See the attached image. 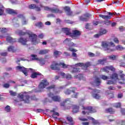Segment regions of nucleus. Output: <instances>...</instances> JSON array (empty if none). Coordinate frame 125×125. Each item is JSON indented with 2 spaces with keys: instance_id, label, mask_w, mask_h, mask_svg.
<instances>
[{
  "instance_id": "f257e3e1",
  "label": "nucleus",
  "mask_w": 125,
  "mask_h": 125,
  "mask_svg": "<svg viewBox=\"0 0 125 125\" xmlns=\"http://www.w3.org/2000/svg\"><path fill=\"white\" fill-rule=\"evenodd\" d=\"M26 33L28 38H27L26 39L21 38L19 39V42H21V44L26 45L28 42H31L33 44H38V43L40 42V40L37 39V35L30 31H27Z\"/></svg>"
},
{
  "instance_id": "f03ea898",
  "label": "nucleus",
  "mask_w": 125,
  "mask_h": 125,
  "mask_svg": "<svg viewBox=\"0 0 125 125\" xmlns=\"http://www.w3.org/2000/svg\"><path fill=\"white\" fill-rule=\"evenodd\" d=\"M59 66H62V68H72L73 71L72 73H78V72H80V68H77V67H83V70H86L87 68L90 66V62H88L85 63V64L83 63H78L76 64L75 65H66V64L62 62H59L58 64Z\"/></svg>"
},
{
  "instance_id": "7ed1b4c3",
  "label": "nucleus",
  "mask_w": 125,
  "mask_h": 125,
  "mask_svg": "<svg viewBox=\"0 0 125 125\" xmlns=\"http://www.w3.org/2000/svg\"><path fill=\"white\" fill-rule=\"evenodd\" d=\"M102 45L104 50H106L107 52L115 51V50H124L125 49V48L121 45L115 46V43L113 42H104L102 43Z\"/></svg>"
},
{
  "instance_id": "20e7f679",
  "label": "nucleus",
  "mask_w": 125,
  "mask_h": 125,
  "mask_svg": "<svg viewBox=\"0 0 125 125\" xmlns=\"http://www.w3.org/2000/svg\"><path fill=\"white\" fill-rule=\"evenodd\" d=\"M72 40L71 39L66 38L63 42V43L66 45L67 50H69V51H71L72 52H77L78 50L74 49L72 47H77L78 45L76 43H74V42H71Z\"/></svg>"
},
{
  "instance_id": "39448f33",
  "label": "nucleus",
  "mask_w": 125,
  "mask_h": 125,
  "mask_svg": "<svg viewBox=\"0 0 125 125\" xmlns=\"http://www.w3.org/2000/svg\"><path fill=\"white\" fill-rule=\"evenodd\" d=\"M100 78H98V77H96L95 79V83L96 85H99L100 84L101 81H100V79L102 80H104V81H108V80H110V79L118 80V74L117 73L112 74V76L110 77L109 76H106L105 75H101Z\"/></svg>"
},
{
  "instance_id": "423d86ee",
  "label": "nucleus",
  "mask_w": 125,
  "mask_h": 125,
  "mask_svg": "<svg viewBox=\"0 0 125 125\" xmlns=\"http://www.w3.org/2000/svg\"><path fill=\"white\" fill-rule=\"evenodd\" d=\"M63 31L65 35L70 36L72 39H78V37L81 35V32L77 30H73L72 33L71 32V30L69 28H64Z\"/></svg>"
},
{
  "instance_id": "0eeeda50",
  "label": "nucleus",
  "mask_w": 125,
  "mask_h": 125,
  "mask_svg": "<svg viewBox=\"0 0 125 125\" xmlns=\"http://www.w3.org/2000/svg\"><path fill=\"white\" fill-rule=\"evenodd\" d=\"M83 109L82 114L83 115H89L90 113H95L96 109L94 107L91 106L84 107L83 105H82Z\"/></svg>"
},
{
  "instance_id": "6e6552de",
  "label": "nucleus",
  "mask_w": 125,
  "mask_h": 125,
  "mask_svg": "<svg viewBox=\"0 0 125 125\" xmlns=\"http://www.w3.org/2000/svg\"><path fill=\"white\" fill-rule=\"evenodd\" d=\"M18 98L20 99L21 101H24L25 103H29L30 101L32 99L35 100V99L31 98L28 95L20 93L19 94Z\"/></svg>"
},
{
  "instance_id": "1a4fd4ad",
  "label": "nucleus",
  "mask_w": 125,
  "mask_h": 125,
  "mask_svg": "<svg viewBox=\"0 0 125 125\" xmlns=\"http://www.w3.org/2000/svg\"><path fill=\"white\" fill-rule=\"evenodd\" d=\"M31 60H33L34 61H39L40 65L41 66H43V65H44L45 64V61L44 60V59L42 58H40L39 59L38 58V56L36 55L32 54L31 55Z\"/></svg>"
},
{
  "instance_id": "9d476101",
  "label": "nucleus",
  "mask_w": 125,
  "mask_h": 125,
  "mask_svg": "<svg viewBox=\"0 0 125 125\" xmlns=\"http://www.w3.org/2000/svg\"><path fill=\"white\" fill-rule=\"evenodd\" d=\"M49 84V83L46 79L42 80L39 85V88L40 89V91H42V89H43V88L46 87Z\"/></svg>"
},
{
  "instance_id": "9b49d317",
  "label": "nucleus",
  "mask_w": 125,
  "mask_h": 125,
  "mask_svg": "<svg viewBox=\"0 0 125 125\" xmlns=\"http://www.w3.org/2000/svg\"><path fill=\"white\" fill-rule=\"evenodd\" d=\"M16 69L18 71H20V72H22L24 73V75H25L26 77L28 76V72H29V70H31V71H33V69L32 68L27 69L21 66H17Z\"/></svg>"
},
{
  "instance_id": "f8f14e48",
  "label": "nucleus",
  "mask_w": 125,
  "mask_h": 125,
  "mask_svg": "<svg viewBox=\"0 0 125 125\" xmlns=\"http://www.w3.org/2000/svg\"><path fill=\"white\" fill-rule=\"evenodd\" d=\"M79 120L80 121H82V122H85L86 121H88V120H91V121H93V124L94 125H99V121L94 120L93 118L91 117H88L87 118H83L82 117H80Z\"/></svg>"
},
{
  "instance_id": "ddd939ff",
  "label": "nucleus",
  "mask_w": 125,
  "mask_h": 125,
  "mask_svg": "<svg viewBox=\"0 0 125 125\" xmlns=\"http://www.w3.org/2000/svg\"><path fill=\"white\" fill-rule=\"evenodd\" d=\"M100 92V90H97L96 89H95L93 90V91L92 92V96L93 97V98H95V99H100V98L101 97L99 93Z\"/></svg>"
},
{
  "instance_id": "4468645a",
  "label": "nucleus",
  "mask_w": 125,
  "mask_h": 125,
  "mask_svg": "<svg viewBox=\"0 0 125 125\" xmlns=\"http://www.w3.org/2000/svg\"><path fill=\"white\" fill-rule=\"evenodd\" d=\"M49 97H51L53 101L59 102L61 100V98L59 96H54L53 94L50 93L48 94Z\"/></svg>"
},
{
  "instance_id": "2eb2a0df",
  "label": "nucleus",
  "mask_w": 125,
  "mask_h": 125,
  "mask_svg": "<svg viewBox=\"0 0 125 125\" xmlns=\"http://www.w3.org/2000/svg\"><path fill=\"white\" fill-rule=\"evenodd\" d=\"M44 9L45 10H50L51 12H53V13H62V11H59L58 9H52L48 7H44Z\"/></svg>"
},
{
  "instance_id": "dca6fc26",
  "label": "nucleus",
  "mask_w": 125,
  "mask_h": 125,
  "mask_svg": "<svg viewBox=\"0 0 125 125\" xmlns=\"http://www.w3.org/2000/svg\"><path fill=\"white\" fill-rule=\"evenodd\" d=\"M102 71H104V72H106L108 73V71H113V72L115 71V68L113 67V66H106L104 68L101 69Z\"/></svg>"
},
{
  "instance_id": "f3484780",
  "label": "nucleus",
  "mask_w": 125,
  "mask_h": 125,
  "mask_svg": "<svg viewBox=\"0 0 125 125\" xmlns=\"http://www.w3.org/2000/svg\"><path fill=\"white\" fill-rule=\"evenodd\" d=\"M18 17V18H21L22 25H26L27 24L28 21L26 20L25 17H23V15H19Z\"/></svg>"
},
{
  "instance_id": "a211bd4d",
  "label": "nucleus",
  "mask_w": 125,
  "mask_h": 125,
  "mask_svg": "<svg viewBox=\"0 0 125 125\" xmlns=\"http://www.w3.org/2000/svg\"><path fill=\"white\" fill-rule=\"evenodd\" d=\"M107 33V30L106 29H103L100 31V32L94 35L95 38H99L101 36H103Z\"/></svg>"
},
{
  "instance_id": "6ab92c4d",
  "label": "nucleus",
  "mask_w": 125,
  "mask_h": 125,
  "mask_svg": "<svg viewBox=\"0 0 125 125\" xmlns=\"http://www.w3.org/2000/svg\"><path fill=\"white\" fill-rule=\"evenodd\" d=\"M77 89L76 88H70V89H67L64 91L65 94L69 95L71 93V92H75V90Z\"/></svg>"
},
{
  "instance_id": "aec40b11",
  "label": "nucleus",
  "mask_w": 125,
  "mask_h": 125,
  "mask_svg": "<svg viewBox=\"0 0 125 125\" xmlns=\"http://www.w3.org/2000/svg\"><path fill=\"white\" fill-rule=\"evenodd\" d=\"M119 75L120 76V78H121V82H119V83H125V79H124L125 75L123 74V71H119Z\"/></svg>"
},
{
  "instance_id": "412c9836",
  "label": "nucleus",
  "mask_w": 125,
  "mask_h": 125,
  "mask_svg": "<svg viewBox=\"0 0 125 125\" xmlns=\"http://www.w3.org/2000/svg\"><path fill=\"white\" fill-rule=\"evenodd\" d=\"M59 63V62L53 63L51 65V69L52 70H60L59 67H58V66H59L58 65Z\"/></svg>"
},
{
  "instance_id": "4be33fe9",
  "label": "nucleus",
  "mask_w": 125,
  "mask_h": 125,
  "mask_svg": "<svg viewBox=\"0 0 125 125\" xmlns=\"http://www.w3.org/2000/svg\"><path fill=\"white\" fill-rule=\"evenodd\" d=\"M90 17V15H89V14H87L83 17H81L80 18V19L82 21H87Z\"/></svg>"
},
{
  "instance_id": "5701e85b",
  "label": "nucleus",
  "mask_w": 125,
  "mask_h": 125,
  "mask_svg": "<svg viewBox=\"0 0 125 125\" xmlns=\"http://www.w3.org/2000/svg\"><path fill=\"white\" fill-rule=\"evenodd\" d=\"M51 113H52V117L54 118V119H57V117L59 116V113L58 112H55V109H53L50 111Z\"/></svg>"
},
{
  "instance_id": "b1692460",
  "label": "nucleus",
  "mask_w": 125,
  "mask_h": 125,
  "mask_svg": "<svg viewBox=\"0 0 125 125\" xmlns=\"http://www.w3.org/2000/svg\"><path fill=\"white\" fill-rule=\"evenodd\" d=\"M105 95L108 96L109 98H114V94L110 90H108L105 92Z\"/></svg>"
},
{
  "instance_id": "393cba45",
  "label": "nucleus",
  "mask_w": 125,
  "mask_h": 125,
  "mask_svg": "<svg viewBox=\"0 0 125 125\" xmlns=\"http://www.w3.org/2000/svg\"><path fill=\"white\" fill-rule=\"evenodd\" d=\"M6 12L9 14H16V13H17L16 11L12 9H7Z\"/></svg>"
},
{
  "instance_id": "a878e982",
  "label": "nucleus",
  "mask_w": 125,
  "mask_h": 125,
  "mask_svg": "<svg viewBox=\"0 0 125 125\" xmlns=\"http://www.w3.org/2000/svg\"><path fill=\"white\" fill-rule=\"evenodd\" d=\"M6 41L8 42H16V40L12 39V38L9 36H6Z\"/></svg>"
},
{
  "instance_id": "bb28decb",
  "label": "nucleus",
  "mask_w": 125,
  "mask_h": 125,
  "mask_svg": "<svg viewBox=\"0 0 125 125\" xmlns=\"http://www.w3.org/2000/svg\"><path fill=\"white\" fill-rule=\"evenodd\" d=\"M49 52V50L44 49V50H41L39 51V54L41 55H42L43 54H46V53H48Z\"/></svg>"
},
{
  "instance_id": "cd10ccee",
  "label": "nucleus",
  "mask_w": 125,
  "mask_h": 125,
  "mask_svg": "<svg viewBox=\"0 0 125 125\" xmlns=\"http://www.w3.org/2000/svg\"><path fill=\"white\" fill-rule=\"evenodd\" d=\"M117 78H118V75H117ZM113 80H114L115 81L107 80L106 82L107 84H114V83H116V82L119 81L118 78H117V80H116V79H113Z\"/></svg>"
},
{
  "instance_id": "c85d7f7f",
  "label": "nucleus",
  "mask_w": 125,
  "mask_h": 125,
  "mask_svg": "<svg viewBox=\"0 0 125 125\" xmlns=\"http://www.w3.org/2000/svg\"><path fill=\"white\" fill-rule=\"evenodd\" d=\"M41 73L39 72H33L31 75V78H32V79H35V78H37L38 76H41Z\"/></svg>"
},
{
  "instance_id": "c756f323",
  "label": "nucleus",
  "mask_w": 125,
  "mask_h": 125,
  "mask_svg": "<svg viewBox=\"0 0 125 125\" xmlns=\"http://www.w3.org/2000/svg\"><path fill=\"white\" fill-rule=\"evenodd\" d=\"M80 107L77 105H74L73 106V113H78L79 112V110Z\"/></svg>"
},
{
  "instance_id": "7c9ffc66",
  "label": "nucleus",
  "mask_w": 125,
  "mask_h": 125,
  "mask_svg": "<svg viewBox=\"0 0 125 125\" xmlns=\"http://www.w3.org/2000/svg\"><path fill=\"white\" fill-rule=\"evenodd\" d=\"M99 17H101L103 19H104V20H108V19H111V17L109 16L103 15H99Z\"/></svg>"
},
{
  "instance_id": "2f4dec72",
  "label": "nucleus",
  "mask_w": 125,
  "mask_h": 125,
  "mask_svg": "<svg viewBox=\"0 0 125 125\" xmlns=\"http://www.w3.org/2000/svg\"><path fill=\"white\" fill-rule=\"evenodd\" d=\"M0 16L3 15L4 13V7H3V6L1 4H0Z\"/></svg>"
},
{
  "instance_id": "473e14b6",
  "label": "nucleus",
  "mask_w": 125,
  "mask_h": 125,
  "mask_svg": "<svg viewBox=\"0 0 125 125\" xmlns=\"http://www.w3.org/2000/svg\"><path fill=\"white\" fill-rule=\"evenodd\" d=\"M8 51H10L11 52H15V48L13 46H10L7 48Z\"/></svg>"
},
{
  "instance_id": "72a5a7b5",
  "label": "nucleus",
  "mask_w": 125,
  "mask_h": 125,
  "mask_svg": "<svg viewBox=\"0 0 125 125\" xmlns=\"http://www.w3.org/2000/svg\"><path fill=\"white\" fill-rule=\"evenodd\" d=\"M106 113H110V114H114L115 113V110L111 108H107L105 110Z\"/></svg>"
},
{
  "instance_id": "f704fd0d",
  "label": "nucleus",
  "mask_w": 125,
  "mask_h": 125,
  "mask_svg": "<svg viewBox=\"0 0 125 125\" xmlns=\"http://www.w3.org/2000/svg\"><path fill=\"white\" fill-rule=\"evenodd\" d=\"M108 57L110 60H117L118 59V56H115L114 55H110Z\"/></svg>"
},
{
  "instance_id": "c9c22d12",
  "label": "nucleus",
  "mask_w": 125,
  "mask_h": 125,
  "mask_svg": "<svg viewBox=\"0 0 125 125\" xmlns=\"http://www.w3.org/2000/svg\"><path fill=\"white\" fill-rule=\"evenodd\" d=\"M64 10L67 12V14L68 15H71V12L70 11V7H64Z\"/></svg>"
},
{
  "instance_id": "e433bc0d",
  "label": "nucleus",
  "mask_w": 125,
  "mask_h": 125,
  "mask_svg": "<svg viewBox=\"0 0 125 125\" xmlns=\"http://www.w3.org/2000/svg\"><path fill=\"white\" fill-rule=\"evenodd\" d=\"M75 79H79V80H83V76L82 74H78L75 76Z\"/></svg>"
},
{
  "instance_id": "4c0bfd02",
  "label": "nucleus",
  "mask_w": 125,
  "mask_h": 125,
  "mask_svg": "<svg viewBox=\"0 0 125 125\" xmlns=\"http://www.w3.org/2000/svg\"><path fill=\"white\" fill-rule=\"evenodd\" d=\"M61 54H62V52L58 51H55L54 52V55L56 57L58 56V55H61Z\"/></svg>"
},
{
  "instance_id": "58836bf2",
  "label": "nucleus",
  "mask_w": 125,
  "mask_h": 125,
  "mask_svg": "<svg viewBox=\"0 0 125 125\" xmlns=\"http://www.w3.org/2000/svg\"><path fill=\"white\" fill-rule=\"evenodd\" d=\"M7 31H8V30L5 28H0V33H2V34L6 33Z\"/></svg>"
},
{
  "instance_id": "ea45409f",
  "label": "nucleus",
  "mask_w": 125,
  "mask_h": 125,
  "mask_svg": "<svg viewBox=\"0 0 125 125\" xmlns=\"http://www.w3.org/2000/svg\"><path fill=\"white\" fill-rule=\"evenodd\" d=\"M36 26L37 27H38L39 28H42V27H43V24H42V22H37L35 24Z\"/></svg>"
},
{
  "instance_id": "a19ab883",
  "label": "nucleus",
  "mask_w": 125,
  "mask_h": 125,
  "mask_svg": "<svg viewBox=\"0 0 125 125\" xmlns=\"http://www.w3.org/2000/svg\"><path fill=\"white\" fill-rule=\"evenodd\" d=\"M121 103H115L113 104L114 107L115 108H120L121 107Z\"/></svg>"
},
{
  "instance_id": "79ce46f5",
  "label": "nucleus",
  "mask_w": 125,
  "mask_h": 125,
  "mask_svg": "<svg viewBox=\"0 0 125 125\" xmlns=\"http://www.w3.org/2000/svg\"><path fill=\"white\" fill-rule=\"evenodd\" d=\"M16 33L20 35V36H23V35H25V33L21 30H17L16 31Z\"/></svg>"
},
{
  "instance_id": "37998d69",
  "label": "nucleus",
  "mask_w": 125,
  "mask_h": 125,
  "mask_svg": "<svg viewBox=\"0 0 125 125\" xmlns=\"http://www.w3.org/2000/svg\"><path fill=\"white\" fill-rule=\"evenodd\" d=\"M106 62V61L104 60H99L98 61V64H101L102 65H103L104 63Z\"/></svg>"
},
{
  "instance_id": "c03bdc74",
  "label": "nucleus",
  "mask_w": 125,
  "mask_h": 125,
  "mask_svg": "<svg viewBox=\"0 0 125 125\" xmlns=\"http://www.w3.org/2000/svg\"><path fill=\"white\" fill-rule=\"evenodd\" d=\"M59 74L61 75L62 78H66V75L67 74H65L64 72H59Z\"/></svg>"
},
{
  "instance_id": "a18cd8bd",
  "label": "nucleus",
  "mask_w": 125,
  "mask_h": 125,
  "mask_svg": "<svg viewBox=\"0 0 125 125\" xmlns=\"http://www.w3.org/2000/svg\"><path fill=\"white\" fill-rule=\"evenodd\" d=\"M66 120H67V121H68V122H70V123H72V122H73V118L71 116L66 117Z\"/></svg>"
},
{
  "instance_id": "49530a36",
  "label": "nucleus",
  "mask_w": 125,
  "mask_h": 125,
  "mask_svg": "<svg viewBox=\"0 0 125 125\" xmlns=\"http://www.w3.org/2000/svg\"><path fill=\"white\" fill-rule=\"evenodd\" d=\"M5 111L6 112H10V106L9 105L6 106L5 108Z\"/></svg>"
},
{
  "instance_id": "de8ad7c7",
  "label": "nucleus",
  "mask_w": 125,
  "mask_h": 125,
  "mask_svg": "<svg viewBox=\"0 0 125 125\" xmlns=\"http://www.w3.org/2000/svg\"><path fill=\"white\" fill-rule=\"evenodd\" d=\"M9 93H10V95H11L12 96H16V92H13V91H10Z\"/></svg>"
},
{
  "instance_id": "09e8293b",
  "label": "nucleus",
  "mask_w": 125,
  "mask_h": 125,
  "mask_svg": "<svg viewBox=\"0 0 125 125\" xmlns=\"http://www.w3.org/2000/svg\"><path fill=\"white\" fill-rule=\"evenodd\" d=\"M65 79H67V80H70V79H72V75L70 74H66Z\"/></svg>"
},
{
  "instance_id": "8fccbe9b",
  "label": "nucleus",
  "mask_w": 125,
  "mask_h": 125,
  "mask_svg": "<svg viewBox=\"0 0 125 125\" xmlns=\"http://www.w3.org/2000/svg\"><path fill=\"white\" fill-rule=\"evenodd\" d=\"M36 7H37L35 4H31L29 6V8H30V9H34V8H36Z\"/></svg>"
},
{
  "instance_id": "3c124183",
  "label": "nucleus",
  "mask_w": 125,
  "mask_h": 125,
  "mask_svg": "<svg viewBox=\"0 0 125 125\" xmlns=\"http://www.w3.org/2000/svg\"><path fill=\"white\" fill-rule=\"evenodd\" d=\"M73 95H72V97H73V98H77V97H78V95H79V93H75L73 92Z\"/></svg>"
},
{
  "instance_id": "603ef678",
  "label": "nucleus",
  "mask_w": 125,
  "mask_h": 125,
  "mask_svg": "<svg viewBox=\"0 0 125 125\" xmlns=\"http://www.w3.org/2000/svg\"><path fill=\"white\" fill-rule=\"evenodd\" d=\"M113 42H114L115 43H119V42H120V41H119V39L117 38H115L113 39Z\"/></svg>"
},
{
  "instance_id": "864d4df0",
  "label": "nucleus",
  "mask_w": 125,
  "mask_h": 125,
  "mask_svg": "<svg viewBox=\"0 0 125 125\" xmlns=\"http://www.w3.org/2000/svg\"><path fill=\"white\" fill-rule=\"evenodd\" d=\"M44 37V35L43 33H41L38 35V38L39 39H43V37Z\"/></svg>"
},
{
  "instance_id": "5fc2aeb1",
  "label": "nucleus",
  "mask_w": 125,
  "mask_h": 125,
  "mask_svg": "<svg viewBox=\"0 0 125 125\" xmlns=\"http://www.w3.org/2000/svg\"><path fill=\"white\" fill-rule=\"evenodd\" d=\"M88 56H90V57H94V56H95V54H93V53L89 52L88 53Z\"/></svg>"
},
{
  "instance_id": "6e6d98bb",
  "label": "nucleus",
  "mask_w": 125,
  "mask_h": 125,
  "mask_svg": "<svg viewBox=\"0 0 125 125\" xmlns=\"http://www.w3.org/2000/svg\"><path fill=\"white\" fill-rule=\"evenodd\" d=\"M9 86H10L9 83H5L3 84V87H5V88H8Z\"/></svg>"
},
{
  "instance_id": "4d7b16f0",
  "label": "nucleus",
  "mask_w": 125,
  "mask_h": 125,
  "mask_svg": "<svg viewBox=\"0 0 125 125\" xmlns=\"http://www.w3.org/2000/svg\"><path fill=\"white\" fill-rule=\"evenodd\" d=\"M54 87H55V85H52L49 87H47V89H52V88H54Z\"/></svg>"
},
{
  "instance_id": "13d9d810",
  "label": "nucleus",
  "mask_w": 125,
  "mask_h": 125,
  "mask_svg": "<svg viewBox=\"0 0 125 125\" xmlns=\"http://www.w3.org/2000/svg\"><path fill=\"white\" fill-rule=\"evenodd\" d=\"M121 113L122 115H125V108H122L121 110Z\"/></svg>"
},
{
  "instance_id": "bf43d9fd",
  "label": "nucleus",
  "mask_w": 125,
  "mask_h": 125,
  "mask_svg": "<svg viewBox=\"0 0 125 125\" xmlns=\"http://www.w3.org/2000/svg\"><path fill=\"white\" fill-rule=\"evenodd\" d=\"M71 100L70 99H66L64 102L63 103H69Z\"/></svg>"
},
{
  "instance_id": "052dcab7",
  "label": "nucleus",
  "mask_w": 125,
  "mask_h": 125,
  "mask_svg": "<svg viewBox=\"0 0 125 125\" xmlns=\"http://www.w3.org/2000/svg\"><path fill=\"white\" fill-rule=\"evenodd\" d=\"M120 67H125V62H121L120 63Z\"/></svg>"
},
{
  "instance_id": "680f3d73",
  "label": "nucleus",
  "mask_w": 125,
  "mask_h": 125,
  "mask_svg": "<svg viewBox=\"0 0 125 125\" xmlns=\"http://www.w3.org/2000/svg\"><path fill=\"white\" fill-rule=\"evenodd\" d=\"M45 25H47L48 26H49L50 25H51V22H50V21H46L45 22Z\"/></svg>"
},
{
  "instance_id": "e2e57ef3",
  "label": "nucleus",
  "mask_w": 125,
  "mask_h": 125,
  "mask_svg": "<svg viewBox=\"0 0 125 125\" xmlns=\"http://www.w3.org/2000/svg\"><path fill=\"white\" fill-rule=\"evenodd\" d=\"M72 56L73 57H75L76 58H77V57H78V56H77V54L75 52L72 53Z\"/></svg>"
},
{
  "instance_id": "0e129e2a",
  "label": "nucleus",
  "mask_w": 125,
  "mask_h": 125,
  "mask_svg": "<svg viewBox=\"0 0 125 125\" xmlns=\"http://www.w3.org/2000/svg\"><path fill=\"white\" fill-rule=\"evenodd\" d=\"M8 76H9V74L7 73H5L3 74V77H4V78H5L6 77H8Z\"/></svg>"
},
{
  "instance_id": "69168bd1",
  "label": "nucleus",
  "mask_w": 125,
  "mask_h": 125,
  "mask_svg": "<svg viewBox=\"0 0 125 125\" xmlns=\"http://www.w3.org/2000/svg\"><path fill=\"white\" fill-rule=\"evenodd\" d=\"M111 118H112V116H110L109 117V119H108L109 122H114V119H111Z\"/></svg>"
},
{
  "instance_id": "338daca9",
  "label": "nucleus",
  "mask_w": 125,
  "mask_h": 125,
  "mask_svg": "<svg viewBox=\"0 0 125 125\" xmlns=\"http://www.w3.org/2000/svg\"><path fill=\"white\" fill-rule=\"evenodd\" d=\"M82 125H89V123H88V122H83Z\"/></svg>"
},
{
  "instance_id": "774afa93",
  "label": "nucleus",
  "mask_w": 125,
  "mask_h": 125,
  "mask_svg": "<svg viewBox=\"0 0 125 125\" xmlns=\"http://www.w3.org/2000/svg\"><path fill=\"white\" fill-rule=\"evenodd\" d=\"M121 125H125V121L121 120Z\"/></svg>"
}]
</instances>
